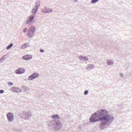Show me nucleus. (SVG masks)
Wrapping results in <instances>:
<instances>
[{
  "instance_id": "obj_3",
  "label": "nucleus",
  "mask_w": 132,
  "mask_h": 132,
  "mask_svg": "<svg viewBox=\"0 0 132 132\" xmlns=\"http://www.w3.org/2000/svg\"><path fill=\"white\" fill-rule=\"evenodd\" d=\"M32 114L30 111H23L20 116L22 119L25 120H28L30 118Z\"/></svg>"
},
{
  "instance_id": "obj_30",
  "label": "nucleus",
  "mask_w": 132,
  "mask_h": 132,
  "mask_svg": "<svg viewBox=\"0 0 132 132\" xmlns=\"http://www.w3.org/2000/svg\"><path fill=\"white\" fill-rule=\"evenodd\" d=\"M74 1L76 2H78V0H74Z\"/></svg>"
},
{
  "instance_id": "obj_13",
  "label": "nucleus",
  "mask_w": 132,
  "mask_h": 132,
  "mask_svg": "<svg viewBox=\"0 0 132 132\" xmlns=\"http://www.w3.org/2000/svg\"><path fill=\"white\" fill-rule=\"evenodd\" d=\"M38 8V7H37L36 6H35L33 8L31 11V12L33 13V15H35L37 11Z\"/></svg>"
},
{
  "instance_id": "obj_1",
  "label": "nucleus",
  "mask_w": 132,
  "mask_h": 132,
  "mask_svg": "<svg viewBox=\"0 0 132 132\" xmlns=\"http://www.w3.org/2000/svg\"><path fill=\"white\" fill-rule=\"evenodd\" d=\"M89 119L91 123L100 121L98 127L100 129L103 130L110 125L114 120V118L113 115L109 114L107 111L102 109L94 112Z\"/></svg>"
},
{
  "instance_id": "obj_22",
  "label": "nucleus",
  "mask_w": 132,
  "mask_h": 132,
  "mask_svg": "<svg viewBox=\"0 0 132 132\" xmlns=\"http://www.w3.org/2000/svg\"><path fill=\"white\" fill-rule=\"evenodd\" d=\"M89 92L87 90H86L84 92V94L85 95H87L88 94V93Z\"/></svg>"
},
{
  "instance_id": "obj_31",
  "label": "nucleus",
  "mask_w": 132,
  "mask_h": 132,
  "mask_svg": "<svg viewBox=\"0 0 132 132\" xmlns=\"http://www.w3.org/2000/svg\"><path fill=\"white\" fill-rule=\"evenodd\" d=\"M25 29H26V30L27 31V28H24Z\"/></svg>"
},
{
  "instance_id": "obj_18",
  "label": "nucleus",
  "mask_w": 132,
  "mask_h": 132,
  "mask_svg": "<svg viewBox=\"0 0 132 132\" xmlns=\"http://www.w3.org/2000/svg\"><path fill=\"white\" fill-rule=\"evenodd\" d=\"M13 43H11L9 46H8L6 48L7 50H9L13 46Z\"/></svg>"
},
{
  "instance_id": "obj_28",
  "label": "nucleus",
  "mask_w": 132,
  "mask_h": 132,
  "mask_svg": "<svg viewBox=\"0 0 132 132\" xmlns=\"http://www.w3.org/2000/svg\"><path fill=\"white\" fill-rule=\"evenodd\" d=\"M44 51V50L43 49H40V51L42 53H43Z\"/></svg>"
},
{
  "instance_id": "obj_17",
  "label": "nucleus",
  "mask_w": 132,
  "mask_h": 132,
  "mask_svg": "<svg viewBox=\"0 0 132 132\" xmlns=\"http://www.w3.org/2000/svg\"><path fill=\"white\" fill-rule=\"evenodd\" d=\"M22 90H23L24 92L27 91H29V89L25 86H23L22 87Z\"/></svg>"
},
{
  "instance_id": "obj_19",
  "label": "nucleus",
  "mask_w": 132,
  "mask_h": 132,
  "mask_svg": "<svg viewBox=\"0 0 132 132\" xmlns=\"http://www.w3.org/2000/svg\"><path fill=\"white\" fill-rule=\"evenodd\" d=\"M40 1H37V2L36 3V6L37 7H38V8L40 6Z\"/></svg>"
},
{
  "instance_id": "obj_24",
  "label": "nucleus",
  "mask_w": 132,
  "mask_h": 132,
  "mask_svg": "<svg viewBox=\"0 0 132 132\" xmlns=\"http://www.w3.org/2000/svg\"><path fill=\"white\" fill-rule=\"evenodd\" d=\"M8 85H9L11 86H12L13 85V83L9 82L8 83Z\"/></svg>"
},
{
  "instance_id": "obj_5",
  "label": "nucleus",
  "mask_w": 132,
  "mask_h": 132,
  "mask_svg": "<svg viewBox=\"0 0 132 132\" xmlns=\"http://www.w3.org/2000/svg\"><path fill=\"white\" fill-rule=\"evenodd\" d=\"M6 116L9 122H12L14 120V115L12 113L9 112L7 114Z\"/></svg>"
},
{
  "instance_id": "obj_11",
  "label": "nucleus",
  "mask_w": 132,
  "mask_h": 132,
  "mask_svg": "<svg viewBox=\"0 0 132 132\" xmlns=\"http://www.w3.org/2000/svg\"><path fill=\"white\" fill-rule=\"evenodd\" d=\"M79 59L80 60L83 61H86L88 60V59L86 56L82 55H80L79 57Z\"/></svg>"
},
{
  "instance_id": "obj_7",
  "label": "nucleus",
  "mask_w": 132,
  "mask_h": 132,
  "mask_svg": "<svg viewBox=\"0 0 132 132\" xmlns=\"http://www.w3.org/2000/svg\"><path fill=\"white\" fill-rule=\"evenodd\" d=\"M35 19L33 14L30 15L27 19L26 21V22L27 24H29V23L33 22V20Z\"/></svg>"
},
{
  "instance_id": "obj_16",
  "label": "nucleus",
  "mask_w": 132,
  "mask_h": 132,
  "mask_svg": "<svg viewBox=\"0 0 132 132\" xmlns=\"http://www.w3.org/2000/svg\"><path fill=\"white\" fill-rule=\"evenodd\" d=\"M106 63L109 65H112L114 63L112 60H108L106 61Z\"/></svg>"
},
{
  "instance_id": "obj_2",
  "label": "nucleus",
  "mask_w": 132,
  "mask_h": 132,
  "mask_svg": "<svg viewBox=\"0 0 132 132\" xmlns=\"http://www.w3.org/2000/svg\"><path fill=\"white\" fill-rule=\"evenodd\" d=\"M51 117L54 122L50 125L49 129L54 131L59 130L62 126V123L59 120V116L58 115L55 114L52 116Z\"/></svg>"
},
{
  "instance_id": "obj_15",
  "label": "nucleus",
  "mask_w": 132,
  "mask_h": 132,
  "mask_svg": "<svg viewBox=\"0 0 132 132\" xmlns=\"http://www.w3.org/2000/svg\"><path fill=\"white\" fill-rule=\"evenodd\" d=\"M14 92L16 93L20 92L22 91L21 89L18 87H15Z\"/></svg>"
},
{
  "instance_id": "obj_6",
  "label": "nucleus",
  "mask_w": 132,
  "mask_h": 132,
  "mask_svg": "<svg viewBox=\"0 0 132 132\" xmlns=\"http://www.w3.org/2000/svg\"><path fill=\"white\" fill-rule=\"evenodd\" d=\"M39 75L38 73H35L29 76L28 80H32L37 78L39 77Z\"/></svg>"
},
{
  "instance_id": "obj_8",
  "label": "nucleus",
  "mask_w": 132,
  "mask_h": 132,
  "mask_svg": "<svg viewBox=\"0 0 132 132\" xmlns=\"http://www.w3.org/2000/svg\"><path fill=\"white\" fill-rule=\"evenodd\" d=\"M41 11L43 13H48L52 12V10L45 7H44V8L42 9Z\"/></svg>"
},
{
  "instance_id": "obj_27",
  "label": "nucleus",
  "mask_w": 132,
  "mask_h": 132,
  "mask_svg": "<svg viewBox=\"0 0 132 132\" xmlns=\"http://www.w3.org/2000/svg\"><path fill=\"white\" fill-rule=\"evenodd\" d=\"M120 77H123V75L122 73H120Z\"/></svg>"
},
{
  "instance_id": "obj_29",
  "label": "nucleus",
  "mask_w": 132,
  "mask_h": 132,
  "mask_svg": "<svg viewBox=\"0 0 132 132\" xmlns=\"http://www.w3.org/2000/svg\"><path fill=\"white\" fill-rule=\"evenodd\" d=\"M26 29H23V32H26Z\"/></svg>"
},
{
  "instance_id": "obj_20",
  "label": "nucleus",
  "mask_w": 132,
  "mask_h": 132,
  "mask_svg": "<svg viewBox=\"0 0 132 132\" xmlns=\"http://www.w3.org/2000/svg\"><path fill=\"white\" fill-rule=\"evenodd\" d=\"M99 0H92L91 3L92 4L95 3L99 1Z\"/></svg>"
},
{
  "instance_id": "obj_26",
  "label": "nucleus",
  "mask_w": 132,
  "mask_h": 132,
  "mask_svg": "<svg viewBox=\"0 0 132 132\" xmlns=\"http://www.w3.org/2000/svg\"><path fill=\"white\" fill-rule=\"evenodd\" d=\"M7 54H5L4 56H3V57H4V58L5 59L7 57Z\"/></svg>"
},
{
  "instance_id": "obj_10",
  "label": "nucleus",
  "mask_w": 132,
  "mask_h": 132,
  "mask_svg": "<svg viewBox=\"0 0 132 132\" xmlns=\"http://www.w3.org/2000/svg\"><path fill=\"white\" fill-rule=\"evenodd\" d=\"M32 57L31 55H26L23 56L22 57V59L23 60H28L32 59Z\"/></svg>"
},
{
  "instance_id": "obj_12",
  "label": "nucleus",
  "mask_w": 132,
  "mask_h": 132,
  "mask_svg": "<svg viewBox=\"0 0 132 132\" xmlns=\"http://www.w3.org/2000/svg\"><path fill=\"white\" fill-rule=\"evenodd\" d=\"M94 67L95 66L92 64H89L87 65V67L86 68L87 70H90L94 68Z\"/></svg>"
},
{
  "instance_id": "obj_14",
  "label": "nucleus",
  "mask_w": 132,
  "mask_h": 132,
  "mask_svg": "<svg viewBox=\"0 0 132 132\" xmlns=\"http://www.w3.org/2000/svg\"><path fill=\"white\" fill-rule=\"evenodd\" d=\"M29 46V43H26L22 45L21 47V48L22 49H24Z\"/></svg>"
},
{
  "instance_id": "obj_9",
  "label": "nucleus",
  "mask_w": 132,
  "mask_h": 132,
  "mask_svg": "<svg viewBox=\"0 0 132 132\" xmlns=\"http://www.w3.org/2000/svg\"><path fill=\"white\" fill-rule=\"evenodd\" d=\"M25 71V70L23 69L19 68L15 71V73L17 74H21L23 73Z\"/></svg>"
},
{
  "instance_id": "obj_23",
  "label": "nucleus",
  "mask_w": 132,
  "mask_h": 132,
  "mask_svg": "<svg viewBox=\"0 0 132 132\" xmlns=\"http://www.w3.org/2000/svg\"><path fill=\"white\" fill-rule=\"evenodd\" d=\"M15 87H11V90L13 92H14Z\"/></svg>"
},
{
  "instance_id": "obj_4",
  "label": "nucleus",
  "mask_w": 132,
  "mask_h": 132,
  "mask_svg": "<svg viewBox=\"0 0 132 132\" xmlns=\"http://www.w3.org/2000/svg\"><path fill=\"white\" fill-rule=\"evenodd\" d=\"M35 27L34 26H31L30 27L27 34V35L29 38H31L34 36V34L35 32Z\"/></svg>"
},
{
  "instance_id": "obj_25",
  "label": "nucleus",
  "mask_w": 132,
  "mask_h": 132,
  "mask_svg": "<svg viewBox=\"0 0 132 132\" xmlns=\"http://www.w3.org/2000/svg\"><path fill=\"white\" fill-rule=\"evenodd\" d=\"M4 92V90H3L2 89L0 90V94L3 93Z\"/></svg>"
},
{
  "instance_id": "obj_21",
  "label": "nucleus",
  "mask_w": 132,
  "mask_h": 132,
  "mask_svg": "<svg viewBox=\"0 0 132 132\" xmlns=\"http://www.w3.org/2000/svg\"><path fill=\"white\" fill-rule=\"evenodd\" d=\"M5 60V59L4 58V57L2 56L0 59V63L2 62L4 60Z\"/></svg>"
}]
</instances>
